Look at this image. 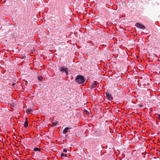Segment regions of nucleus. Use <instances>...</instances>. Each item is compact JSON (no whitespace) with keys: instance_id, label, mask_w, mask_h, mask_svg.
Listing matches in <instances>:
<instances>
[{"instance_id":"f257e3e1","label":"nucleus","mask_w":160,"mask_h":160,"mask_svg":"<svg viewBox=\"0 0 160 160\" xmlns=\"http://www.w3.org/2000/svg\"><path fill=\"white\" fill-rule=\"evenodd\" d=\"M106 33L105 31L102 30L101 29H96V34L98 37L104 38L106 36Z\"/></svg>"},{"instance_id":"f03ea898","label":"nucleus","mask_w":160,"mask_h":160,"mask_svg":"<svg viewBox=\"0 0 160 160\" xmlns=\"http://www.w3.org/2000/svg\"><path fill=\"white\" fill-rule=\"evenodd\" d=\"M75 80L78 84L82 83L85 82V79L83 76L81 75L77 76Z\"/></svg>"},{"instance_id":"7ed1b4c3","label":"nucleus","mask_w":160,"mask_h":160,"mask_svg":"<svg viewBox=\"0 0 160 160\" xmlns=\"http://www.w3.org/2000/svg\"><path fill=\"white\" fill-rule=\"evenodd\" d=\"M68 68L64 66H61L59 69V70L60 72H65L66 75H68Z\"/></svg>"},{"instance_id":"20e7f679","label":"nucleus","mask_w":160,"mask_h":160,"mask_svg":"<svg viewBox=\"0 0 160 160\" xmlns=\"http://www.w3.org/2000/svg\"><path fill=\"white\" fill-rule=\"evenodd\" d=\"M106 95V98L108 100L112 101L113 98L111 94L108 92H107L105 93Z\"/></svg>"},{"instance_id":"39448f33","label":"nucleus","mask_w":160,"mask_h":160,"mask_svg":"<svg viewBox=\"0 0 160 160\" xmlns=\"http://www.w3.org/2000/svg\"><path fill=\"white\" fill-rule=\"evenodd\" d=\"M135 26L138 28L142 29H144L145 28V26L142 24L139 23H136L135 25Z\"/></svg>"},{"instance_id":"423d86ee","label":"nucleus","mask_w":160,"mask_h":160,"mask_svg":"<svg viewBox=\"0 0 160 160\" xmlns=\"http://www.w3.org/2000/svg\"><path fill=\"white\" fill-rule=\"evenodd\" d=\"M72 128L71 127H67L63 131V133L65 134L68 132V130Z\"/></svg>"},{"instance_id":"0eeeda50","label":"nucleus","mask_w":160,"mask_h":160,"mask_svg":"<svg viewBox=\"0 0 160 160\" xmlns=\"http://www.w3.org/2000/svg\"><path fill=\"white\" fill-rule=\"evenodd\" d=\"M33 111V109L32 108H27L26 110V112L28 113H31Z\"/></svg>"},{"instance_id":"6e6552de","label":"nucleus","mask_w":160,"mask_h":160,"mask_svg":"<svg viewBox=\"0 0 160 160\" xmlns=\"http://www.w3.org/2000/svg\"><path fill=\"white\" fill-rule=\"evenodd\" d=\"M98 82L96 81H94L91 86V88H95L97 87V84Z\"/></svg>"},{"instance_id":"1a4fd4ad","label":"nucleus","mask_w":160,"mask_h":160,"mask_svg":"<svg viewBox=\"0 0 160 160\" xmlns=\"http://www.w3.org/2000/svg\"><path fill=\"white\" fill-rule=\"evenodd\" d=\"M56 29L59 31V32H61V28L59 26H56L55 27Z\"/></svg>"},{"instance_id":"9d476101","label":"nucleus","mask_w":160,"mask_h":160,"mask_svg":"<svg viewBox=\"0 0 160 160\" xmlns=\"http://www.w3.org/2000/svg\"><path fill=\"white\" fill-rule=\"evenodd\" d=\"M28 118H26V121L24 123V127L25 128H28Z\"/></svg>"},{"instance_id":"9b49d317","label":"nucleus","mask_w":160,"mask_h":160,"mask_svg":"<svg viewBox=\"0 0 160 160\" xmlns=\"http://www.w3.org/2000/svg\"><path fill=\"white\" fill-rule=\"evenodd\" d=\"M58 122L57 121H56L55 122H53L52 124L51 125L52 127H54L55 126H56L58 124Z\"/></svg>"},{"instance_id":"f8f14e48","label":"nucleus","mask_w":160,"mask_h":160,"mask_svg":"<svg viewBox=\"0 0 160 160\" xmlns=\"http://www.w3.org/2000/svg\"><path fill=\"white\" fill-rule=\"evenodd\" d=\"M33 150H34V151H38L39 152H40L41 151V149L40 148H35L34 149H33Z\"/></svg>"},{"instance_id":"ddd939ff","label":"nucleus","mask_w":160,"mask_h":160,"mask_svg":"<svg viewBox=\"0 0 160 160\" xmlns=\"http://www.w3.org/2000/svg\"><path fill=\"white\" fill-rule=\"evenodd\" d=\"M39 81H42V77L41 76H39L38 78Z\"/></svg>"},{"instance_id":"4468645a","label":"nucleus","mask_w":160,"mask_h":160,"mask_svg":"<svg viewBox=\"0 0 160 160\" xmlns=\"http://www.w3.org/2000/svg\"><path fill=\"white\" fill-rule=\"evenodd\" d=\"M61 157H67L66 154L64 153H61Z\"/></svg>"},{"instance_id":"2eb2a0df","label":"nucleus","mask_w":160,"mask_h":160,"mask_svg":"<svg viewBox=\"0 0 160 160\" xmlns=\"http://www.w3.org/2000/svg\"><path fill=\"white\" fill-rule=\"evenodd\" d=\"M11 106H12L13 107H15V104L14 103H12L11 104H10Z\"/></svg>"},{"instance_id":"dca6fc26","label":"nucleus","mask_w":160,"mask_h":160,"mask_svg":"<svg viewBox=\"0 0 160 160\" xmlns=\"http://www.w3.org/2000/svg\"><path fill=\"white\" fill-rule=\"evenodd\" d=\"M67 149L66 148H64L63 149V151L64 152H67Z\"/></svg>"},{"instance_id":"f3484780","label":"nucleus","mask_w":160,"mask_h":160,"mask_svg":"<svg viewBox=\"0 0 160 160\" xmlns=\"http://www.w3.org/2000/svg\"><path fill=\"white\" fill-rule=\"evenodd\" d=\"M139 107H140L141 108H142L143 107V105H139L138 104Z\"/></svg>"},{"instance_id":"a211bd4d","label":"nucleus","mask_w":160,"mask_h":160,"mask_svg":"<svg viewBox=\"0 0 160 160\" xmlns=\"http://www.w3.org/2000/svg\"><path fill=\"white\" fill-rule=\"evenodd\" d=\"M16 84V83H15V82H13L12 84V85L13 86H14Z\"/></svg>"},{"instance_id":"6ab92c4d","label":"nucleus","mask_w":160,"mask_h":160,"mask_svg":"<svg viewBox=\"0 0 160 160\" xmlns=\"http://www.w3.org/2000/svg\"><path fill=\"white\" fill-rule=\"evenodd\" d=\"M158 118L160 120V114L158 115Z\"/></svg>"},{"instance_id":"aec40b11","label":"nucleus","mask_w":160,"mask_h":160,"mask_svg":"<svg viewBox=\"0 0 160 160\" xmlns=\"http://www.w3.org/2000/svg\"><path fill=\"white\" fill-rule=\"evenodd\" d=\"M155 159H156V158H154L153 159H150V160H156Z\"/></svg>"},{"instance_id":"412c9836","label":"nucleus","mask_w":160,"mask_h":160,"mask_svg":"<svg viewBox=\"0 0 160 160\" xmlns=\"http://www.w3.org/2000/svg\"><path fill=\"white\" fill-rule=\"evenodd\" d=\"M120 92V93L121 94H122V92Z\"/></svg>"},{"instance_id":"4be33fe9","label":"nucleus","mask_w":160,"mask_h":160,"mask_svg":"<svg viewBox=\"0 0 160 160\" xmlns=\"http://www.w3.org/2000/svg\"><path fill=\"white\" fill-rule=\"evenodd\" d=\"M71 160H75V159H72Z\"/></svg>"},{"instance_id":"5701e85b","label":"nucleus","mask_w":160,"mask_h":160,"mask_svg":"<svg viewBox=\"0 0 160 160\" xmlns=\"http://www.w3.org/2000/svg\"><path fill=\"white\" fill-rule=\"evenodd\" d=\"M34 50H34V49H33V51H34Z\"/></svg>"}]
</instances>
